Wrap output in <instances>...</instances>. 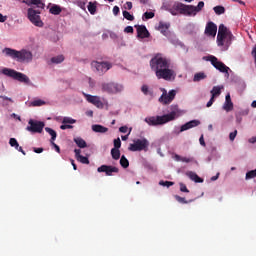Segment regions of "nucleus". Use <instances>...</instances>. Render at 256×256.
I'll list each match as a JSON object with an SVG mask.
<instances>
[{
  "label": "nucleus",
  "instance_id": "52",
  "mask_svg": "<svg viewBox=\"0 0 256 256\" xmlns=\"http://www.w3.org/2000/svg\"><path fill=\"white\" fill-rule=\"evenodd\" d=\"M120 13L119 6H114L113 7V15L117 16Z\"/></svg>",
  "mask_w": 256,
  "mask_h": 256
},
{
  "label": "nucleus",
  "instance_id": "14",
  "mask_svg": "<svg viewBox=\"0 0 256 256\" xmlns=\"http://www.w3.org/2000/svg\"><path fill=\"white\" fill-rule=\"evenodd\" d=\"M97 172L105 173L106 177H113V173H119V168L104 164L97 168Z\"/></svg>",
  "mask_w": 256,
  "mask_h": 256
},
{
  "label": "nucleus",
  "instance_id": "4",
  "mask_svg": "<svg viewBox=\"0 0 256 256\" xmlns=\"http://www.w3.org/2000/svg\"><path fill=\"white\" fill-rule=\"evenodd\" d=\"M3 53H5L6 57H11V59H16L17 61H33V53L29 50L22 49L20 51L12 49V48H4Z\"/></svg>",
  "mask_w": 256,
  "mask_h": 256
},
{
  "label": "nucleus",
  "instance_id": "24",
  "mask_svg": "<svg viewBox=\"0 0 256 256\" xmlns=\"http://www.w3.org/2000/svg\"><path fill=\"white\" fill-rule=\"evenodd\" d=\"M63 11V9H61V6L54 4L50 9H49V13H51V15H61V12Z\"/></svg>",
  "mask_w": 256,
  "mask_h": 256
},
{
  "label": "nucleus",
  "instance_id": "36",
  "mask_svg": "<svg viewBox=\"0 0 256 256\" xmlns=\"http://www.w3.org/2000/svg\"><path fill=\"white\" fill-rule=\"evenodd\" d=\"M214 13H216V15H223V13H225V7L215 6L214 7Z\"/></svg>",
  "mask_w": 256,
  "mask_h": 256
},
{
  "label": "nucleus",
  "instance_id": "34",
  "mask_svg": "<svg viewBox=\"0 0 256 256\" xmlns=\"http://www.w3.org/2000/svg\"><path fill=\"white\" fill-rule=\"evenodd\" d=\"M62 123L64 125H73L74 123H77V120L71 118V117H64L63 120H62Z\"/></svg>",
  "mask_w": 256,
  "mask_h": 256
},
{
  "label": "nucleus",
  "instance_id": "48",
  "mask_svg": "<svg viewBox=\"0 0 256 256\" xmlns=\"http://www.w3.org/2000/svg\"><path fill=\"white\" fill-rule=\"evenodd\" d=\"M181 161L182 163H192L193 158L182 157Z\"/></svg>",
  "mask_w": 256,
  "mask_h": 256
},
{
  "label": "nucleus",
  "instance_id": "3",
  "mask_svg": "<svg viewBox=\"0 0 256 256\" xmlns=\"http://www.w3.org/2000/svg\"><path fill=\"white\" fill-rule=\"evenodd\" d=\"M177 117H179V110L176 108L166 115L145 118V122L155 127L157 125H165V123H169V121H175Z\"/></svg>",
  "mask_w": 256,
  "mask_h": 256
},
{
  "label": "nucleus",
  "instance_id": "58",
  "mask_svg": "<svg viewBox=\"0 0 256 256\" xmlns=\"http://www.w3.org/2000/svg\"><path fill=\"white\" fill-rule=\"evenodd\" d=\"M34 153H43V148H33Z\"/></svg>",
  "mask_w": 256,
  "mask_h": 256
},
{
  "label": "nucleus",
  "instance_id": "55",
  "mask_svg": "<svg viewBox=\"0 0 256 256\" xmlns=\"http://www.w3.org/2000/svg\"><path fill=\"white\" fill-rule=\"evenodd\" d=\"M126 9H128V11H131V9H133V3L132 2H126Z\"/></svg>",
  "mask_w": 256,
  "mask_h": 256
},
{
  "label": "nucleus",
  "instance_id": "7",
  "mask_svg": "<svg viewBox=\"0 0 256 256\" xmlns=\"http://www.w3.org/2000/svg\"><path fill=\"white\" fill-rule=\"evenodd\" d=\"M102 91L109 95H117V93H121V91H123V86L115 82L103 83Z\"/></svg>",
  "mask_w": 256,
  "mask_h": 256
},
{
  "label": "nucleus",
  "instance_id": "21",
  "mask_svg": "<svg viewBox=\"0 0 256 256\" xmlns=\"http://www.w3.org/2000/svg\"><path fill=\"white\" fill-rule=\"evenodd\" d=\"M186 175L191 181H194V183H203V178L199 177V175L193 171L186 172Z\"/></svg>",
  "mask_w": 256,
  "mask_h": 256
},
{
  "label": "nucleus",
  "instance_id": "9",
  "mask_svg": "<svg viewBox=\"0 0 256 256\" xmlns=\"http://www.w3.org/2000/svg\"><path fill=\"white\" fill-rule=\"evenodd\" d=\"M206 61H210L211 65H213L217 71H220V73H226V75H229V67L225 65V63L219 61L217 57L210 55L206 58Z\"/></svg>",
  "mask_w": 256,
  "mask_h": 256
},
{
  "label": "nucleus",
  "instance_id": "18",
  "mask_svg": "<svg viewBox=\"0 0 256 256\" xmlns=\"http://www.w3.org/2000/svg\"><path fill=\"white\" fill-rule=\"evenodd\" d=\"M169 27H171V23L169 22H159L158 31L162 33L165 37H169Z\"/></svg>",
  "mask_w": 256,
  "mask_h": 256
},
{
  "label": "nucleus",
  "instance_id": "1",
  "mask_svg": "<svg viewBox=\"0 0 256 256\" xmlns=\"http://www.w3.org/2000/svg\"><path fill=\"white\" fill-rule=\"evenodd\" d=\"M151 70L154 71L157 79H164V81H173L176 74L175 70L171 69V59L167 58L161 53L156 54L150 60Z\"/></svg>",
  "mask_w": 256,
  "mask_h": 256
},
{
  "label": "nucleus",
  "instance_id": "25",
  "mask_svg": "<svg viewBox=\"0 0 256 256\" xmlns=\"http://www.w3.org/2000/svg\"><path fill=\"white\" fill-rule=\"evenodd\" d=\"M74 143H76L77 147H80V149H85V147H87V142L81 137L74 138Z\"/></svg>",
  "mask_w": 256,
  "mask_h": 256
},
{
  "label": "nucleus",
  "instance_id": "2",
  "mask_svg": "<svg viewBox=\"0 0 256 256\" xmlns=\"http://www.w3.org/2000/svg\"><path fill=\"white\" fill-rule=\"evenodd\" d=\"M205 7V2L200 1L197 6L185 5L181 2H175L169 9L171 15H186L188 17H195Z\"/></svg>",
  "mask_w": 256,
  "mask_h": 256
},
{
  "label": "nucleus",
  "instance_id": "46",
  "mask_svg": "<svg viewBox=\"0 0 256 256\" xmlns=\"http://www.w3.org/2000/svg\"><path fill=\"white\" fill-rule=\"evenodd\" d=\"M235 137H237V130H234L229 134L230 141H235Z\"/></svg>",
  "mask_w": 256,
  "mask_h": 256
},
{
  "label": "nucleus",
  "instance_id": "39",
  "mask_svg": "<svg viewBox=\"0 0 256 256\" xmlns=\"http://www.w3.org/2000/svg\"><path fill=\"white\" fill-rule=\"evenodd\" d=\"M174 197L176 201H178V203H182L183 205H186L187 203H189V201H187L184 197H181L179 195H175Z\"/></svg>",
  "mask_w": 256,
  "mask_h": 256
},
{
  "label": "nucleus",
  "instance_id": "51",
  "mask_svg": "<svg viewBox=\"0 0 256 256\" xmlns=\"http://www.w3.org/2000/svg\"><path fill=\"white\" fill-rule=\"evenodd\" d=\"M133 31H134L133 26H127L124 29V33H133Z\"/></svg>",
  "mask_w": 256,
  "mask_h": 256
},
{
  "label": "nucleus",
  "instance_id": "20",
  "mask_svg": "<svg viewBox=\"0 0 256 256\" xmlns=\"http://www.w3.org/2000/svg\"><path fill=\"white\" fill-rule=\"evenodd\" d=\"M76 159L83 165H89V158L87 156L81 155V149L74 150Z\"/></svg>",
  "mask_w": 256,
  "mask_h": 256
},
{
  "label": "nucleus",
  "instance_id": "10",
  "mask_svg": "<svg viewBox=\"0 0 256 256\" xmlns=\"http://www.w3.org/2000/svg\"><path fill=\"white\" fill-rule=\"evenodd\" d=\"M43 129H45V122L33 119L28 121V126L26 127V131H29V133H43Z\"/></svg>",
  "mask_w": 256,
  "mask_h": 256
},
{
  "label": "nucleus",
  "instance_id": "56",
  "mask_svg": "<svg viewBox=\"0 0 256 256\" xmlns=\"http://www.w3.org/2000/svg\"><path fill=\"white\" fill-rule=\"evenodd\" d=\"M7 21V16H3V14L0 13V23H5Z\"/></svg>",
  "mask_w": 256,
  "mask_h": 256
},
{
  "label": "nucleus",
  "instance_id": "54",
  "mask_svg": "<svg viewBox=\"0 0 256 256\" xmlns=\"http://www.w3.org/2000/svg\"><path fill=\"white\" fill-rule=\"evenodd\" d=\"M199 143L200 145H202V147H206L205 138L203 137V135H201V137L199 138Z\"/></svg>",
  "mask_w": 256,
  "mask_h": 256
},
{
  "label": "nucleus",
  "instance_id": "27",
  "mask_svg": "<svg viewBox=\"0 0 256 256\" xmlns=\"http://www.w3.org/2000/svg\"><path fill=\"white\" fill-rule=\"evenodd\" d=\"M111 155L112 159H114L115 161H119V159H121V151H119V149L117 148L111 149Z\"/></svg>",
  "mask_w": 256,
  "mask_h": 256
},
{
  "label": "nucleus",
  "instance_id": "19",
  "mask_svg": "<svg viewBox=\"0 0 256 256\" xmlns=\"http://www.w3.org/2000/svg\"><path fill=\"white\" fill-rule=\"evenodd\" d=\"M223 110L229 113V111H233V101H231V95L227 94L225 97V102L223 104Z\"/></svg>",
  "mask_w": 256,
  "mask_h": 256
},
{
  "label": "nucleus",
  "instance_id": "62",
  "mask_svg": "<svg viewBox=\"0 0 256 256\" xmlns=\"http://www.w3.org/2000/svg\"><path fill=\"white\" fill-rule=\"evenodd\" d=\"M249 143H256V136L251 137Z\"/></svg>",
  "mask_w": 256,
  "mask_h": 256
},
{
  "label": "nucleus",
  "instance_id": "15",
  "mask_svg": "<svg viewBox=\"0 0 256 256\" xmlns=\"http://www.w3.org/2000/svg\"><path fill=\"white\" fill-rule=\"evenodd\" d=\"M205 35L208 37H215V35H217V24L208 22L205 28Z\"/></svg>",
  "mask_w": 256,
  "mask_h": 256
},
{
  "label": "nucleus",
  "instance_id": "29",
  "mask_svg": "<svg viewBox=\"0 0 256 256\" xmlns=\"http://www.w3.org/2000/svg\"><path fill=\"white\" fill-rule=\"evenodd\" d=\"M65 61V56L58 55L51 58V63H55L56 65H59V63H63Z\"/></svg>",
  "mask_w": 256,
  "mask_h": 256
},
{
  "label": "nucleus",
  "instance_id": "23",
  "mask_svg": "<svg viewBox=\"0 0 256 256\" xmlns=\"http://www.w3.org/2000/svg\"><path fill=\"white\" fill-rule=\"evenodd\" d=\"M203 79H207V74H205V72H198L194 74V77H193L194 83H199V81H203Z\"/></svg>",
  "mask_w": 256,
  "mask_h": 256
},
{
  "label": "nucleus",
  "instance_id": "35",
  "mask_svg": "<svg viewBox=\"0 0 256 256\" xmlns=\"http://www.w3.org/2000/svg\"><path fill=\"white\" fill-rule=\"evenodd\" d=\"M124 19H127V21H135V16H133L129 11L124 10L123 12Z\"/></svg>",
  "mask_w": 256,
  "mask_h": 256
},
{
  "label": "nucleus",
  "instance_id": "8",
  "mask_svg": "<svg viewBox=\"0 0 256 256\" xmlns=\"http://www.w3.org/2000/svg\"><path fill=\"white\" fill-rule=\"evenodd\" d=\"M149 149V140L147 138L134 140V143L128 147L129 151H147Z\"/></svg>",
  "mask_w": 256,
  "mask_h": 256
},
{
  "label": "nucleus",
  "instance_id": "63",
  "mask_svg": "<svg viewBox=\"0 0 256 256\" xmlns=\"http://www.w3.org/2000/svg\"><path fill=\"white\" fill-rule=\"evenodd\" d=\"M219 179V173L211 178V181H217Z\"/></svg>",
  "mask_w": 256,
  "mask_h": 256
},
{
  "label": "nucleus",
  "instance_id": "30",
  "mask_svg": "<svg viewBox=\"0 0 256 256\" xmlns=\"http://www.w3.org/2000/svg\"><path fill=\"white\" fill-rule=\"evenodd\" d=\"M221 89H223V87L214 86L211 90L212 97H219V95H221Z\"/></svg>",
  "mask_w": 256,
  "mask_h": 256
},
{
  "label": "nucleus",
  "instance_id": "43",
  "mask_svg": "<svg viewBox=\"0 0 256 256\" xmlns=\"http://www.w3.org/2000/svg\"><path fill=\"white\" fill-rule=\"evenodd\" d=\"M141 91H142V93H144V95H151V92L149 91V86H147L145 84L142 85Z\"/></svg>",
  "mask_w": 256,
  "mask_h": 256
},
{
  "label": "nucleus",
  "instance_id": "26",
  "mask_svg": "<svg viewBox=\"0 0 256 256\" xmlns=\"http://www.w3.org/2000/svg\"><path fill=\"white\" fill-rule=\"evenodd\" d=\"M88 11L91 15H95L97 13V2H89Z\"/></svg>",
  "mask_w": 256,
  "mask_h": 256
},
{
  "label": "nucleus",
  "instance_id": "50",
  "mask_svg": "<svg viewBox=\"0 0 256 256\" xmlns=\"http://www.w3.org/2000/svg\"><path fill=\"white\" fill-rule=\"evenodd\" d=\"M51 144L53 145L57 153H61V148L59 147V145L55 144V141L51 142Z\"/></svg>",
  "mask_w": 256,
  "mask_h": 256
},
{
  "label": "nucleus",
  "instance_id": "6",
  "mask_svg": "<svg viewBox=\"0 0 256 256\" xmlns=\"http://www.w3.org/2000/svg\"><path fill=\"white\" fill-rule=\"evenodd\" d=\"M40 14V11L33 8H28L27 10V17L30 23H32V25H34L35 27H43L45 25V23H43V20H41Z\"/></svg>",
  "mask_w": 256,
  "mask_h": 256
},
{
  "label": "nucleus",
  "instance_id": "42",
  "mask_svg": "<svg viewBox=\"0 0 256 256\" xmlns=\"http://www.w3.org/2000/svg\"><path fill=\"white\" fill-rule=\"evenodd\" d=\"M143 17L146 20L153 19V17H155V13L154 12H145L143 14Z\"/></svg>",
  "mask_w": 256,
  "mask_h": 256
},
{
  "label": "nucleus",
  "instance_id": "37",
  "mask_svg": "<svg viewBox=\"0 0 256 256\" xmlns=\"http://www.w3.org/2000/svg\"><path fill=\"white\" fill-rule=\"evenodd\" d=\"M159 185H161L162 187H173L175 185V182L161 180L159 182Z\"/></svg>",
  "mask_w": 256,
  "mask_h": 256
},
{
  "label": "nucleus",
  "instance_id": "57",
  "mask_svg": "<svg viewBox=\"0 0 256 256\" xmlns=\"http://www.w3.org/2000/svg\"><path fill=\"white\" fill-rule=\"evenodd\" d=\"M1 99H3L4 101H10L11 103H13V99L7 97V96H0Z\"/></svg>",
  "mask_w": 256,
  "mask_h": 256
},
{
  "label": "nucleus",
  "instance_id": "40",
  "mask_svg": "<svg viewBox=\"0 0 256 256\" xmlns=\"http://www.w3.org/2000/svg\"><path fill=\"white\" fill-rule=\"evenodd\" d=\"M32 105H33V107H41V106L45 105V101H43V100H41V99H39V100H34V101L32 102Z\"/></svg>",
  "mask_w": 256,
  "mask_h": 256
},
{
  "label": "nucleus",
  "instance_id": "49",
  "mask_svg": "<svg viewBox=\"0 0 256 256\" xmlns=\"http://www.w3.org/2000/svg\"><path fill=\"white\" fill-rule=\"evenodd\" d=\"M213 103H215V97L211 96L210 100L206 104V107H211Z\"/></svg>",
  "mask_w": 256,
  "mask_h": 256
},
{
  "label": "nucleus",
  "instance_id": "16",
  "mask_svg": "<svg viewBox=\"0 0 256 256\" xmlns=\"http://www.w3.org/2000/svg\"><path fill=\"white\" fill-rule=\"evenodd\" d=\"M136 31H137V37L139 39H147L149 37V30H147V27L145 25H136Z\"/></svg>",
  "mask_w": 256,
  "mask_h": 256
},
{
  "label": "nucleus",
  "instance_id": "28",
  "mask_svg": "<svg viewBox=\"0 0 256 256\" xmlns=\"http://www.w3.org/2000/svg\"><path fill=\"white\" fill-rule=\"evenodd\" d=\"M225 37H227V35L225 34H220L218 32V35H217V44H218V47H223V45H225Z\"/></svg>",
  "mask_w": 256,
  "mask_h": 256
},
{
  "label": "nucleus",
  "instance_id": "32",
  "mask_svg": "<svg viewBox=\"0 0 256 256\" xmlns=\"http://www.w3.org/2000/svg\"><path fill=\"white\" fill-rule=\"evenodd\" d=\"M218 33H220L221 35H226L227 36L231 32H229V30L227 29V27L225 25L221 24L218 28Z\"/></svg>",
  "mask_w": 256,
  "mask_h": 256
},
{
  "label": "nucleus",
  "instance_id": "61",
  "mask_svg": "<svg viewBox=\"0 0 256 256\" xmlns=\"http://www.w3.org/2000/svg\"><path fill=\"white\" fill-rule=\"evenodd\" d=\"M16 150L19 151L21 154L26 155V153L23 151V147L19 146Z\"/></svg>",
  "mask_w": 256,
  "mask_h": 256
},
{
  "label": "nucleus",
  "instance_id": "12",
  "mask_svg": "<svg viewBox=\"0 0 256 256\" xmlns=\"http://www.w3.org/2000/svg\"><path fill=\"white\" fill-rule=\"evenodd\" d=\"M86 101H88V103H91L92 105H94V107H97V109H103L105 107V104L103 103V101H101V97L99 96H93L87 93H83Z\"/></svg>",
  "mask_w": 256,
  "mask_h": 256
},
{
  "label": "nucleus",
  "instance_id": "59",
  "mask_svg": "<svg viewBox=\"0 0 256 256\" xmlns=\"http://www.w3.org/2000/svg\"><path fill=\"white\" fill-rule=\"evenodd\" d=\"M71 165H72L74 171H77V164H75V160H71Z\"/></svg>",
  "mask_w": 256,
  "mask_h": 256
},
{
  "label": "nucleus",
  "instance_id": "31",
  "mask_svg": "<svg viewBox=\"0 0 256 256\" xmlns=\"http://www.w3.org/2000/svg\"><path fill=\"white\" fill-rule=\"evenodd\" d=\"M46 133H49L51 135V143L57 139V132L53 130L52 128L46 127L45 128Z\"/></svg>",
  "mask_w": 256,
  "mask_h": 256
},
{
  "label": "nucleus",
  "instance_id": "38",
  "mask_svg": "<svg viewBox=\"0 0 256 256\" xmlns=\"http://www.w3.org/2000/svg\"><path fill=\"white\" fill-rule=\"evenodd\" d=\"M9 145L15 147V149H19V142H17V139L15 138H10Z\"/></svg>",
  "mask_w": 256,
  "mask_h": 256
},
{
  "label": "nucleus",
  "instance_id": "47",
  "mask_svg": "<svg viewBox=\"0 0 256 256\" xmlns=\"http://www.w3.org/2000/svg\"><path fill=\"white\" fill-rule=\"evenodd\" d=\"M60 129H62V131H65V129H73V125L63 124V125L60 126Z\"/></svg>",
  "mask_w": 256,
  "mask_h": 256
},
{
  "label": "nucleus",
  "instance_id": "11",
  "mask_svg": "<svg viewBox=\"0 0 256 256\" xmlns=\"http://www.w3.org/2000/svg\"><path fill=\"white\" fill-rule=\"evenodd\" d=\"M162 95L159 98V103H162V105H169L173 102V99H175V96L177 95V91L170 90L167 94V90L165 88L161 89Z\"/></svg>",
  "mask_w": 256,
  "mask_h": 256
},
{
  "label": "nucleus",
  "instance_id": "53",
  "mask_svg": "<svg viewBox=\"0 0 256 256\" xmlns=\"http://www.w3.org/2000/svg\"><path fill=\"white\" fill-rule=\"evenodd\" d=\"M128 130H129V128L127 126H121L119 128L120 133H127Z\"/></svg>",
  "mask_w": 256,
  "mask_h": 256
},
{
  "label": "nucleus",
  "instance_id": "45",
  "mask_svg": "<svg viewBox=\"0 0 256 256\" xmlns=\"http://www.w3.org/2000/svg\"><path fill=\"white\" fill-rule=\"evenodd\" d=\"M180 191L182 193H189V189L187 188V185H185L184 183H180Z\"/></svg>",
  "mask_w": 256,
  "mask_h": 256
},
{
  "label": "nucleus",
  "instance_id": "60",
  "mask_svg": "<svg viewBox=\"0 0 256 256\" xmlns=\"http://www.w3.org/2000/svg\"><path fill=\"white\" fill-rule=\"evenodd\" d=\"M252 56L254 57L255 61H256V45L255 47L252 49Z\"/></svg>",
  "mask_w": 256,
  "mask_h": 256
},
{
  "label": "nucleus",
  "instance_id": "33",
  "mask_svg": "<svg viewBox=\"0 0 256 256\" xmlns=\"http://www.w3.org/2000/svg\"><path fill=\"white\" fill-rule=\"evenodd\" d=\"M120 165L123 169H127V167H129V160L124 155L120 158Z\"/></svg>",
  "mask_w": 256,
  "mask_h": 256
},
{
  "label": "nucleus",
  "instance_id": "13",
  "mask_svg": "<svg viewBox=\"0 0 256 256\" xmlns=\"http://www.w3.org/2000/svg\"><path fill=\"white\" fill-rule=\"evenodd\" d=\"M92 67H95L97 73H99V75H103V73H107V71H109V69H111L112 65L109 62H98V61H94L92 62Z\"/></svg>",
  "mask_w": 256,
  "mask_h": 256
},
{
  "label": "nucleus",
  "instance_id": "44",
  "mask_svg": "<svg viewBox=\"0 0 256 256\" xmlns=\"http://www.w3.org/2000/svg\"><path fill=\"white\" fill-rule=\"evenodd\" d=\"M114 149H121V139H114Z\"/></svg>",
  "mask_w": 256,
  "mask_h": 256
},
{
  "label": "nucleus",
  "instance_id": "17",
  "mask_svg": "<svg viewBox=\"0 0 256 256\" xmlns=\"http://www.w3.org/2000/svg\"><path fill=\"white\" fill-rule=\"evenodd\" d=\"M199 125H201V121L199 120L189 121L181 126L180 133H183V131H189V129H193V127H199Z\"/></svg>",
  "mask_w": 256,
  "mask_h": 256
},
{
  "label": "nucleus",
  "instance_id": "5",
  "mask_svg": "<svg viewBox=\"0 0 256 256\" xmlns=\"http://www.w3.org/2000/svg\"><path fill=\"white\" fill-rule=\"evenodd\" d=\"M3 75H6V77H11L12 79H15V81H19L20 83H25L26 85L31 84V80L28 78L27 75L17 72L14 69L10 68H4L2 70Z\"/></svg>",
  "mask_w": 256,
  "mask_h": 256
},
{
  "label": "nucleus",
  "instance_id": "41",
  "mask_svg": "<svg viewBox=\"0 0 256 256\" xmlns=\"http://www.w3.org/2000/svg\"><path fill=\"white\" fill-rule=\"evenodd\" d=\"M31 4L36 5L37 7H41V9L45 7V4L41 2V0H31Z\"/></svg>",
  "mask_w": 256,
  "mask_h": 256
},
{
  "label": "nucleus",
  "instance_id": "22",
  "mask_svg": "<svg viewBox=\"0 0 256 256\" xmlns=\"http://www.w3.org/2000/svg\"><path fill=\"white\" fill-rule=\"evenodd\" d=\"M92 131H94V133H107L109 131V128L103 125L94 124L92 125Z\"/></svg>",
  "mask_w": 256,
  "mask_h": 256
},
{
  "label": "nucleus",
  "instance_id": "64",
  "mask_svg": "<svg viewBox=\"0 0 256 256\" xmlns=\"http://www.w3.org/2000/svg\"><path fill=\"white\" fill-rule=\"evenodd\" d=\"M251 107H253V109L256 108V100H254V101L251 103Z\"/></svg>",
  "mask_w": 256,
  "mask_h": 256
}]
</instances>
